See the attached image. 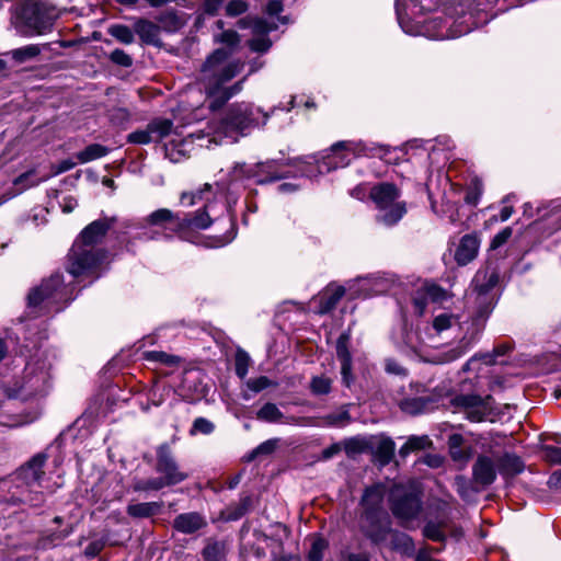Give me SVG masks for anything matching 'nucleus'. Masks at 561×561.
Returning <instances> with one entry per match:
<instances>
[{
  "label": "nucleus",
  "instance_id": "21",
  "mask_svg": "<svg viewBox=\"0 0 561 561\" xmlns=\"http://www.w3.org/2000/svg\"><path fill=\"white\" fill-rule=\"evenodd\" d=\"M344 295L343 286L329 285L319 296V312L323 314L333 310Z\"/></svg>",
  "mask_w": 561,
  "mask_h": 561
},
{
  "label": "nucleus",
  "instance_id": "10",
  "mask_svg": "<svg viewBox=\"0 0 561 561\" xmlns=\"http://www.w3.org/2000/svg\"><path fill=\"white\" fill-rule=\"evenodd\" d=\"M359 529L374 545H385L391 531V519L387 512L360 514Z\"/></svg>",
  "mask_w": 561,
  "mask_h": 561
},
{
  "label": "nucleus",
  "instance_id": "36",
  "mask_svg": "<svg viewBox=\"0 0 561 561\" xmlns=\"http://www.w3.org/2000/svg\"><path fill=\"white\" fill-rule=\"evenodd\" d=\"M211 185L206 183L203 188L198 190L196 193H187L183 192L181 194L180 201L183 205L194 206L197 201L208 199L205 195L210 194Z\"/></svg>",
  "mask_w": 561,
  "mask_h": 561
},
{
  "label": "nucleus",
  "instance_id": "41",
  "mask_svg": "<svg viewBox=\"0 0 561 561\" xmlns=\"http://www.w3.org/2000/svg\"><path fill=\"white\" fill-rule=\"evenodd\" d=\"M424 296L433 302L443 301L447 298V291L436 284H425L422 287Z\"/></svg>",
  "mask_w": 561,
  "mask_h": 561
},
{
  "label": "nucleus",
  "instance_id": "37",
  "mask_svg": "<svg viewBox=\"0 0 561 561\" xmlns=\"http://www.w3.org/2000/svg\"><path fill=\"white\" fill-rule=\"evenodd\" d=\"M350 333H342L336 341V356L340 363L352 362V355L348 351Z\"/></svg>",
  "mask_w": 561,
  "mask_h": 561
},
{
  "label": "nucleus",
  "instance_id": "7",
  "mask_svg": "<svg viewBox=\"0 0 561 561\" xmlns=\"http://www.w3.org/2000/svg\"><path fill=\"white\" fill-rule=\"evenodd\" d=\"M495 272L479 271L473 278L474 302L477 304V319H485L494 307V296L491 290L497 284Z\"/></svg>",
  "mask_w": 561,
  "mask_h": 561
},
{
  "label": "nucleus",
  "instance_id": "45",
  "mask_svg": "<svg viewBox=\"0 0 561 561\" xmlns=\"http://www.w3.org/2000/svg\"><path fill=\"white\" fill-rule=\"evenodd\" d=\"M449 454L454 461L459 462L461 467H465L472 457V448L470 446H460L456 449L449 450Z\"/></svg>",
  "mask_w": 561,
  "mask_h": 561
},
{
  "label": "nucleus",
  "instance_id": "38",
  "mask_svg": "<svg viewBox=\"0 0 561 561\" xmlns=\"http://www.w3.org/2000/svg\"><path fill=\"white\" fill-rule=\"evenodd\" d=\"M215 42L221 43L227 47L225 49L231 50V55L234 51V48L238 46L240 42V37L236 31L227 30L221 34L215 36Z\"/></svg>",
  "mask_w": 561,
  "mask_h": 561
},
{
  "label": "nucleus",
  "instance_id": "42",
  "mask_svg": "<svg viewBox=\"0 0 561 561\" xmlns=\"http://www.w3.org/2000/svg\"><path fill=\"white\" fill-rule=\"evenodd\" d=\"M39 53H41L39 46L31 44V45L21 47L19 49H15L13 51V57L18 61H25L27 59H32V58L36 57L37 55H39Z\"/></svg>",
  "mask_w": 561,
  "mask_h": 561
},
{
  "label": "nucleus",
  "instance_id": "56",
  "mask_svg": "<svg viewBox=\"0 0 561 561\" xmlns=\"http://www.w3.org/2000/svg\"><path fill=\"white\" fill-rule=\"evenodd\" d=\"M513 233V230L512 228L510 227H506L504 228L502 231H500L499 233H496L492 241H491V248L492 249H497L500 247H502L503 244H505L508 239L511 238Z\"/></svg>",
  "mask_w": 561,
  "mask_h": 561
},
{
  "label": "nucleus",
  "instance_id": "51",
  "mask_svg": "<svg viewBox=\"0 0 561 561\" xmlns=\"http://www.w3.org/2000/svg\"><path fill=\"white\" fill-rule=\"evenodd\" d=\"M22 502L28 504L30 506L38 507L45 502V495L41 491L28 490L24 494Z\"/></svg>",
  "mask_w": 561,
  "mask_h": 561
},
{
  "label": "nucleus",
  "instance_id": "11",
  "mask_svg": "<svg viewBox=\"0 0 561 561\" xmlns=\"http://www.w3.org/2000/svg\"><path fill=\"white\" fill-rule=\"evenodd\" d=\"M364 152V146L355 141H337L332 145L329 152L320 163L319 169L325 171L344 168L351 162V154H359Z\"/></svg>",
  "mask_w": 561,
  "mask_h": 561
},
{
  "label": "nucleus",
  "instance_id": "1",
  "mask_svg": "<svg viewBox=\"0 0 561 561\" xmlns=\"http://www.w3.org/2000/svg\"><path fill=\"white\" fill-rule=\"evenodd\" d=\"M245 62L231 57V50L217 48L203 62L198 82L209 100L210 111L221 108L232 96L241 92L247 76L231 85H226L244 69Z\"/></svg>",
  "mask_w": 561,
  "mask_h": 561
},
{
  "label": "nucleus",
  "instance_id": "15",
  "mask_svg": "<svg viewBox=\"0 0 561 561\" xmlns=\"http://www.w3.org/2000/svg\"><path fill=\"white\" fill-rule=\"evenodd\" d=\"M402 0L397 1L396 10H397V16L398 21L402 27V30L405 33L409 34H415V33H422V31L414 30L410 27L405 21H404V10L408 9L410 5H412L411 11L413 14H415L414 9L417 7L416 0H409V3L401 2ZM442 24L443 20L440 18H434L430 21H424L422 27L424 28L423 34L430 37L434 38H444L446 35L442 32Z\"/></svg>",
  "mask_w": 561,
  "mask_h": 561
},
{
  "label": "nucleus",
  "instance_id": "12",
  "mask_svg": "<svg viewBox=\"0 0 561 561\" xmlns=\"http://www.w3.org/2000/svg\"><path fill=\"white\" fill-rule=\"evenodd\" d=\"M144 222L148 226L161 228L167 238H171L173 234L183 238V233L187 230V224L180 214L168 208H159L150 213L144 219Z\"/></svg>",
  "mask_w": 561,
  "mask_h": 561
},
{
  "label": "nucleus",
  "instance_id": "5",
  "mask_svg": "<svg viewBox=\"0 0 561 561\" xmlns=\"http://www.w3.org/2000/svg\"><path fill=\"white\" fill-rule=\"evenodd\" d=\"M370 198L379 209L377 221L385 226L396 225L407 213L405 204L398 201L400 190L392 183H380L371 187Z\"/></svg>",
  "mask_w": 561,
  "mask_h": 561
},
{
  "label": "nucleus",
  "instance_id": "59",
  "mask_svg": "<svg viewBox=\"0 0 561 561\" xmlns=\"http://www.w3.org/2000/svg\"><path fill=\"white\" fill-rule=\"evenodd\" d=\"M104 548V542L102 540L91 541L84 549V554L88 558L96 557Z\"/></svg>",
  "mask_w": 561,
  "mask_h": 561
},
{
  "label": "nucleus",
  "instance_id": "16",
  "mask_svg": "<svg viewBox=\"0 0 561 561\" xmlns=\"http://www.w3.org/2000/svg\"><path fill=\"white\" fill-rule=\"evenodd\" d=\"M47 457L45 454H37L21 468L20 477L28 486L41 484L45 476L44 466Z\"/></svg>",
  "mask_w": 561,
  "mask_h": 561
},
{
  "label": "nucleus",
  "instance_id": "28",
  "mask_svg": "<svg viewBox=\"0 0 561 561\" xmlns=\"http://www.w3.org/2000/svg\"><path fill=\"white\" fill-rule=\"evenodd\" d=\"M396 445L389 437H380L375 446V454L382 465L389 463L394 456Z\"/></svg>",
  "mask_w": 561,
  "mask_h": 561
},
{
  "label": "nucleus",
  "instance_id": "31",
  "mask_svg": "<svg viewBox=\"0 0 561 561\" xmlns=\"http://www.w3.org/2000/svg\"><path fill=\"white\" fill-rule=\"evenodd\" d=\"M209 205L206 204L203 210H198L194 216H185L182 217L184 221L187 224V229L196 228V229H206L211 225V219L208 215Z\"/></svg>",
  "mask_w": 561,
  "mask_h": 561
},
{
  "label": "nucleus",
  "instance_id": "13",
  "mask_svg": "<svg viewBox=\"0 0 561 561\" xmlns=\"http://www.w3.org/2000/svg\"><path fill=\"white\" fill-rule=\"evenodd\" d=\"M456 407L462 408L467 417L472 422L483 421L492 411V397L476 394H460L454 400Z\"/></svg>",
  "mask_w": 561,
  "mask_h": 561
},
{
  "label": "nucleus",
  "instance_id": "62",
  "mask_svg": "<svg viewBox=\"0 0 561 561\" xmlns=\"http://www.w3.org/2000/svg\"><path fill=\"white\" fill-rule=\"evenodd\" d=\"M545 451L548 460L561 465V447L547 446Z\"/></svg>",
  "mask_w": 561,
  "mask_h": 561
},
{
  "label": "nucleus",
  "instance_id": "4",
  "mask_svg": "<svg viewBox=\"0 0 561 561\" xmlns=\"http://www.w3.org/2000/svg\"><path fill=\"white\" fill-rule=\"evenodd\" d=\"M260 108H254L251 104L237 103L229 107L226 116L220 121L216 133L220 136V142L224 139L227 142H236L244 131L256 125Z\"/></svg>",
  "mask_w": 561,
  "mask_h": 561
},
{
  "label": "nucleus",
  "instance_id": "47",
  "mask_svg": "<svg viewBox=\"0 0 561 561\" xmlns=\"http://www.w3.org/2000/svg\"><path fill=\"white\" fill-rule=\"evenodd\" d=\"M457 319L453 314L442 313L434 318L433 328L439 333L453 327Z\"/></svg>",
  "mask_w": 561,
  "mask_h": 561
},
{
  "label": "nucleus",
  "instance_id": "22",
  "mask_svg": "<svg viewBox=\"0 0 561 561\" xmlns=\"http://www.w3.org/2000/svg\"><path fill=\"white\" fill-rule=\"evenodd\" d=\"M496 461L499 471L504 477H513L524 470V462L515 454L505 453Z\"/></svg>",
  "mask_w": 561,
  "mask_h": 561
},
{
  "label": "nucleus",
  "instance_id": "24",
  "mask_svg": "<svg viewBox=\"0 0 561 561\" xmlns=\"http://www.w3.org/2000/svg\"><path fill=\"white\" fill-rule=\"evenodd\" d=\"M256 419L268 423H289L294 421V417H285L283 412L277 408L275 403H265L257 412Z\"/></svg>",
  "mask_w": 561,
  "mask_h": 561
},
{
  "label": "nucleus",
  "instance_id": "55",
  "mask_svg": "<svg viewBox=\"0 0 561 561\" xmlns=\"http://www.w3.org/2000/svg\"><path fill=\"white\" fill-rule=\"evenodd\" d=\"M272 42L268 37L261 36L249 41V47L253 51L265 53L270 49Z\"/></svg>",
  "mask_w": 561,
  "mask_h": 561
},
{
  "label": "nucleus",
  "instance_id": "54",
  "mask_svg": "<svg viewBox=\"0 0 561 561\" xmlns=\"http://www.w3.org/2000/svg\"><path fill=\"white\" fill-rule=\"evenodd\" d=\"M110 59L123 67H129L133 64L131 57L122 49H114L110 55Z\"/></svg>",
  "mask_w": 561,
  "mask_h": 561
},
{
  "label": "nucleus",
  "instance_id": "58",
  "mask_svg": "<svg viewBox=\"0 0 561 561\" xmlns=\"http://www.w3.org/2000/svg\"><path fill=\"white\" fill-rule=\"evenodd\" d=\"M510 351L508 345H500L494 348V354H484L481 355V358L484 360L485 364H493L495 362V357L505 355Z\"/></svg>",
  "mask_w": 561,
  "mask_h": 561
},
{
  "label": "nucleus",
  "instance_id": "40",
  "mask_svg": "<svg viewBox=\"0 0 561 561\" xmlns=\"http://www.w3.org/2000/svg\"><path fill=\"white\" fill-rule=\"evenodd\" d=\"M250 365V356L249 354L243 350H238L236 353V359H234V368L236 374L238 377L243 379L249 370Z\"/></svg>",
  "mask_w": 561,
  "mask_h": 561
},
{
  "label": "nucleus",
  "instance_id": "14",
  "mask_svg": "<svg viewBox=\"0 0 561 561\" xmlns=\"http://www.w3.org/2000/svg\"><path fill=\"white\" fill-rule=\"evenodd\" d=\"M173 128V122L167 118L151 121L145 129H138L127 136V142L134 145H148L167 137Z\"/></svg>",
  "mask_w": 561,
  "mask_h": 561
},
{
  "label": "nucleus",
  "instance_id": "19",
  "mask_svg": "<svg viewBox=\"0 0 561 561\" xmlns=\"http://www.w3.org/2000/svg\"><path fill=\"white\" fill-rule=\"evenodd\" d=\"M383 496L385 488L382 485L378 484L367 488L360 500V505L363 507L362 514H377L387 512L382 507Z\"/></svg>",
  "mask_w": 561,
  "mask_h": 561
},
{
  "label": "nucleus",
  "instance_id": "64",
  "mask_svg": "<svg viewBox=\"0 0 561 561\" xmlns=\"http://www.w3.org/2000/svg\"><path fill=\"white\" fill-rule=\"evenodd\" d=\"M428 301V298L426 296H424V291L423 289L421 288L419 291H417V295L413 298V304L415 306V309L416 311L422 314L425 307H426V304Z\"/></svg>",
  "mask_w": 561,
  "mask_h": 561
},
{
  "label": "nucleus",
  "instance_id": "49",
  "mask_svg": "<svg viewBox=\"0 0 561 561\" xmlns=\"http://www.w3.org/2000/svg\"><path fill=\"white\" fill-rule=\"evenodd\" d=\"M247 386L250 390H252L254 392H260L268 387L276 386V383L273 382L266 376H261V377L248 380Z\"/></svg>",
  "mask_w": 561,
  "mask_h": 561
},
{
  "label": "nucleus",
  "instance_id": "8",
  "mask_svg": "<svg viewBox=\"0 0 561 561\" xmlns=\"http://www.w3.org/2000/svg\"><path fill=\"white\" fill-rule=\"evenodd\" d=\"M28 305L36 307L41 304L47 306L66 301L67 288L64 286L62 276L60 274L51 275L47 280H44L39 287L34 288L28 294Z\"/></svg>",
  "mask_w": 561,
  "mask_h": 561
},
{
  "label": "nucleus",
  "instance_id": "48",
  "mask_svg": "<svg viewBox=\"0 0 561 561\" xmlns=\"http://www.w3.org/2000/svg\"><path fill=\"white\" fill-rule=\"evenodd\" d=\"M423 535L433 541H443L445 539V534L442 530L440 526L435 523H427L423 529Z\"/></svg>",
  "mask_w": 561,
  "mask_h": 561
},
{
  "label": "nucleus",
  "instance_id": "35",
  "mask_svg": "<svg viewBox=\"0 0 561 561\" xmlns=\"http://www.w3.org/2000/svg\"><path fill=\"white\" fill-rule=\"evenodd\" d=\"M107 32L123 44H131L134 42V33L126 25L113 24L108 27Z\"/></svg>",
  "mask_w": 561,
  "mask_h": 561
},
{
  "label": "nucleus",
  "instance_id": "44",
  "mask_svg": "<svg viewBox=\"0 0 561 561\" xmlns=\"http://www.w3.org/2000/svg\"><path fill=\"white\" fill-rule=\"evenodd\" d=\"M366 442L360 438H350L344 443V450L348 457H353L366 449Z\"/></svg>",
  "mask_w": 561,
  "mask_h": 561
},
{
  "label": "nucleus",
  "instance_id": "61",
  "mask_svg": "<svg viewBox=\"0 0 561 561\" xmlns=\"http://www.w3.org/2000/svg\"><path fill=\"white\" fill-rule=\"evenodd\" d=\"M341 375L342 381L346 387H350L353 376H352V362L341 363Z\"/></svg>",
  "mask_w": 561,
  "mask_h": 561
},
{
  "label": "nucleus",
  "instance_id": "32",
  "mask_svg": "<svg viewBox=\"0 0 561 561\" xmlns=\"http://www.w3.org/2000/svg\"><path fill=\"white\" fill-rule=\"evenodd\" d=\"M471 346L472 340L463 337L455 347L448 350L445 353H442L440 360L444 363L454 362L465 355L471 348Z\"/></svg>",
  "mask_w": 561,
  "mask_h": 561
},
{
  "label": "nucleus",
  "instance_id": "6",
  "mask_svg": "<svg viewBox=\"0 0 561 561\" xmlns=\"http://www.w3.org/2000/svg\"><path fill=\"white\" fill-rule=\"evenodd\" d=\"M392 514L404 525L417 517L422 510L421 494L415 489L397 485L390 495Z\"/></svg>",
  "mask_w": 561,
  "mask_h": 561
},
{
  "label": "nucleus",
  "instance_id": "50",
  "mask_svg": "<svg viewBox=\"0 0 561 561\" xmlns=\"http://www.w3.org/2000/svg\"><path fill=\"white\" fill-rule=\"evenodd\" d=\"M482 194V184L474 181L465 195V202L470 205H477Z\"/></svg>",
  "mask_w": 561,
  "mask_h": 561
},
{
  "label": "nucleus",
  "instance_id": "63",
  "mask_svg": "<svg viewBox=\"0 0 561 561\" xmlns=\"http://www.w3.org/2000/svg\"><path fill=\"white\" fill-rule=\"evenodd\" d=\"M77 165V162L72 159H65L62 161H59L56 165H54V174H60L66 171L71 170Z\"/></svg>",
  "mask_w": 561,
  "mask_h": 561
},
{
  "label": "nucleus",
  "instance_id": "34",
  "mask_svg": "<svg viewBox=\"0 0 561 561\" xmlns=\"http://www.w3.org/2000/svg\"><path fill=\"white\" fill-rule=\"evenodd\" d=\"M329 547L328 541L320 537L313 536L310 550L307 556L308 561H322L324 557V552Z\"/></svg>",
  "mask_w": 561,
  "mask_h": 561
},
{
  "label": "nucleus",
  "instance_id": "23",
  "mask_svg": "<svg viewBox=\"0 0 561 561\" xmlns=\"http://www.w3.org/2000/svg\"><path fill=\"white\" fill-rule=\"evenodd\" d=\"M134 31L141 41L147 44L156 43L160 34V27L156 23L145 19H138L135 22Z\"/></svg>",
  "mask_w": 561,
  "mask_h": 561
},
{
  "label": "nucleus",
  "instance_id": "57",
  "mask_svg": "<svg viewBox=\"0 0 561 561\" xmlns=\"http://www.w3.org/2000/svg\"><path fill=\"white\" fill-rule=\"evenodd\" d=\"M401 408L408 413L417 414L424 408V403L421 399H408L401 403Z\"/></svg>",
  "mask_w": 561,
  "mask_h": 561
},
{
  "label": "nucleus",
  "instance_id": "52",
  "mask_svg": "<svg viewBox=\"0 0 561 561\" xmlns=\"http://www.w3.org/2000/svg\"><path fill=\"white\" fill-rule=\"evenodd\" d=\"M248 10V3L243 0H231L226 7V13L230 16H237Z\"/></svg>",
  "mask_w": 561,
  "mask_h": 561
},
{
  "label": "nucleus",
  "instance_id": "17",
  "mask_svg": "<svg viewBox=\"0 0 561 561\" xmlns=\"http://www.w3.org/2000/svg\"><path fill=\"white\" fill-rule=\"evenodd\" d=\"M472 479L482 486L492 484L496 479L493 460L486 456H479L472 466Z\"/></svg>",
  "mask_w": 561,
  "mask_h": 561
},
{
  "label": "nucleus",
  "instance_id": "20",
  "mask_svg": "<svg viewBox=\"0 0 561 561\" xmlns=\"http://www.w3.org/2000/svg\"><path fill=\"white\" fill-rule=\"evenodd\" d=\"M479 240L472 234H466L461 238L456 250L455 259L458 264L466 265L471 262L478 253Z\"/></svg>",
  "mask_w": 561,
  "mask_h": 561
},
{
  "label": "nucleus",
  "instance_id": "46",
  "mask_svg": "<svg viewBox=\"0 0 561 561\" xmlns=\"http://www.w3.org/2000/svg\"><path fill=\"white\" fill-rule=\"evenodd\" d=\"M323 424L329 426H342L347 424L351 421V415L347 411H342L340 413H333L325 415L323 419Z\"/></svg>",
  "mask_w": 561,
  "mask_h": 561
},
{
  "label": "nucleus",
  "instance_id": "33",
  "mask_svg": "<svg viewBox=\"0 0 561 561\" xmlns=\"http://www.w3.org/2000/svg\"><path fill=\"white\" fill-rule=\"evenodd\" d=\"M333 380L324 375L313 376L310 380V391L313 396H327L332 390Z\"/></svg>",
  "mask_w": 561,
  "mask_h": 561
},
{
  "label": "nucleus",
  "instance_id": "29",
  "mask_svg": "<svg viewBox=\"0 0 561 561\" xmlns=\"http://www.w3.org/2000/svg\"><path fill=\"white\" fill-rule=\"evenodd\" d=\"M432 446V440L428 436H410L405 444L400 448L399 455L407 457L410 453L423 450Z\"/></svg>",
  "mask_w": 561,
  "mask_h": 561
},
{
  "label": "nucleus",
  "instance_id": "26",
  "mask_svg": "<svg viewBox=\"0 0 561 561\" xmlns=\"http://www.w3.org/2000/svg\"><path fill=\"white\" fill-rule=\"evenodd\" d=\"M162 504L158 502L129 504L127 506V513L133 517L146 518L157 514Z\"/></svg>",
  "mask_w": 561,
  "mask_h": 561
},
{
  "label": "nucleus",
  "instance_id": "2",
  "mask_svg": "<svg viewBox=\"0 0 561 561\" xmlns=\"http://www.w3.org/2000/svg\"><path fill=\"white\" fill-rule=\"evenodd\" d=\"M115 222V217H104L92 221L82 230L68 255V272L71 275L84 274L104 257V253L95 247L103 241L106 232Z\"/></svg>",
  "mask_w": 561,
  "mask_h": 561
},
{
  "label": "nucleus",
  "instance_id": "25",
  "mask_svg": "<svg viewBox=\"0 0 561 561\" xmlns=\"http://www.w3.org/2000/svg\"><path fill=\"white\" fill-rule=\"evenodd\" d=\"M388 538L390 539L389 546L392 550L400 551L404 554L413 553L414 543L410 536L391 528Z\"/></svg>",
  "mask_w": 561,
  "mask_h": 561
},
{
  "label": "nucleus",
  "instance_id": "3",
  "mask_svg": "<svg viewBox=\"0 0 561 561\" xmlns=\"http://www.w3.org/2000/svg\"><path fill=\"white\" fill-rule=\"evenodd\" d=\"M154 470L160 477L137 480L134 483V490L137 492L159 491L167 486L176 485L188 478V474L181 470L171 447L168 444H161L156 449Z\"/></svg>",
  "mask_w": 561,
  "mask_h": 561
},
{
  "label": "nucleus",
  "instance_id": "53",
  "mask_svg": "<svg viewBox=\"0 0 561 561\" xmlns=\"http://www.w3.org/2000/svg\"><path fill=\"white\" fill-rule=\"evenodd\" d=\"M214 431V424L204 419V417H197L194 423L193 427L191 430V433H202V434H210Z\"/></svg>",
  "mask_w": 561,
  "mask_h": 561
},
{
  "label": "nucleus",
  "instance_id": "39",
  "mask_svg": "<svg viewBox=\"0 0 561 561\" xmlns=\"http://www.w3.org/2000/svg\"><path fill=\"white\" fill-rule=\"evenodd\" d=\"M277 439H267L254 448L247 457V461H253L257 456L271 455L277 447Z\"/></svg>",
  "mask_w": 561,
  "mask_h": 561
},
{
  "label": "nucleus",
  "instance_id": "60",
  "mask_svg": "<svg viewBox=\"0 0 561 561\" xmlns=\"http://www.w3.org/2000/svg\"><path fill=\"white\" fill-rule=\"evenodd\" d=\"M111 119L116 125H124L129 121V113L125 108H116L112 112Z\"/></svg>",
  "mask_w": 561,
  "mask_h": 561
},
{
  "label": "nucleus",
  "instance_id": "43",
  "mask_svg": "<svg viewBox=\"0 0 561 561\" xmlns=\"http://www.w3.org/2000/svg\"><path fill=\"white\" fill-rule=\"evenodd\" d=\"M145 357L147 360L158 362V363H162V364H165L169 366L174 365L179 362V358L176 356L169 355L164 352H159V351L147 352L145 354Z\"/></svg>",
  "mask_w": 561,
  "mask_h": 561
},
{
  "label": "nucleus",
  "instance_id": "27",
  "mask_svg": "<svg viewBox=\"0 0 561 561\" xmlns=\"http://www.w3.org/2000/svg\"><path fill=\"white\" fill-rule=\"evenodd\" d=\"M226 553V545L216 540H208L202 550L204 561H225Z\"/></svg>",
  "mask_w": 561,
  "mask_h": 561
},
{
  "label": "nucleus",
  "instance_id": "9",
  "mask_svg": "<svg viewBox=\"0 0 561 561\" xmlns=\"http://www.w3.org/2000/svg\"><path fill=\"white\" fill-rule=\"evenodd\" d=\"M23 34L26 36L42 35L51 30L53 16L43 3H32L23 7L21 12Z\"/></svg>",
  "mask_w": 561,
  "mask_h": 561
},
{
  "label": "nucleus",
  "instance_id": "18",
  "mask_svg": "<svg viewBox=\"0 0 561 561\" xmlns=\"http://www.w3.org/2000/svg\"><path fill=\"white\" fill-rule=\"evenodd\" d=\"M206 525L207 522L205 517L197 512L180 514L173 520V528L185 535L194 534Z\"/></svg>",
  "mask_w": 561,
  "mask_h": 561
},
{
  "label": "nucleus",
  "instance_id": "30",
  "mask_svg": "<svg viewBox=\"0 0 561 561\" xmlns=\"http://www.w3.org/2000/svg\"><path fill=\"white\" fill-rule=\"evenodd\" d=\"M108 153V148L100 144L89 145L84 150L77 153L80 163H87L92 160L102 158Z\"/></svg>",
  "mask_w": 561,
  "mask_h": 561
}]
</instances>
